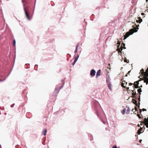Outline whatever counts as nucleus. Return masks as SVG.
Segmentation results:
<instances>
[{"instance_id":"21","label":"nucleus","mask_w":148,"mask_h":148,"mask_svg":"<svg viewBox=\"0 0 148 148\" xmlns=\"http://www.w3.org/2000/svg\"><path fill=\"white\" fill-rule=\"evenodd\" d=\"M77 49H78L77 48H76L75 50V53H77Z\"/></svg>"},{"instance_id":"2","label":"nucleus","mask_w":148,"mask_h":148,"mask_svg":"<svg viewBox=\"0 0 148 148\" xmlns=\"http://www.w3.org/2000/svg\"><path fill=\"white\" fill-rule=\"evenodd\" d=\"M137 30H136V31L134 30V29H131L130 32H127L125 35H124V39H125L127 37H128L130 35L132 34L134 32H137Z\"/></svg>"},{"instance_id":"24","label":"nucleus","mask_w":148,"mask_h":148,"mask_svg":"<svg viewBox=\"0 0 148 148\" xmlns=\"http://www.w3.org/2000/svg\"><path fill=\"white\" fill-rule=\"evenodd\" d=\"M142 110L143 111H146V110L144 108H143L142 109Z\"/></svg>"},{"instance_id":"1","label":"nucleus","mask_w":148,"mask_h":148,"mask_svg":"<svg viewBox=\"0 0 148 148\" xmlns=\"http://www.w3.org/2000/svg\"><path fill=\"white\" fill-rule=\"evenodd\" d=\"M142 75L143 76L144 78V82H146V85L148 84V73H145L143 72L142 73Z\"/></svg>"},{"instance_id":"38","label":"nucleus","mask_w":148,"mask_h":148,"mask_svg":"<svg viewBox=\"0 0 148 148\" xmlns=\"http://www.w3.org/2000/svg\"><path fill=\"white\" fill-rule=\"evenodd\" d=\"M139 126H140L139 125V124H138V126L139 127Z\"/></svg>"},{"instance_id":"13","label":"nucleus","mask_w":148,"mask_h":148,"mask_svg":"<svg viewBox=\"0 0 148 148\" xmlns=\"http://www.w3.org/2000/svg\"><path fill=\"white\" fill-rule=\"evenodd\" d=\"M126 111V109L125 108H124L122 111L121 112V113L122 114H125Z\"/></svg>"},{"instance_id":"25","label":"nucleus","mask_w":148,"mask_h":148,"mask_svg":"<svg viewBox=\"0 0 148 148\" xmlns=\"http://www.w3.org/2000/svg\"><path fill=\"white\" fill-rule=\"evenodd\" d=\"M132 85V84L130 83L129 84V86H131Z\"/></svg>"},{"instance_id":"19","label":"nucleus","mask_w":148,"mask_h":148,"mask_svg":"<svg viewBox=\"0 0 148 148\" xmlns=\"http://www.w3.org/2000/svg\"><path fill=\"white\" fill-rule=\"evenodd\" d=\"M120 42H118L117 43V45H117V47H119L120 44Z\"/></svg>"},{"instance_id":"15","label":"nucleus","mask_w":148,"mask_h":148,"mask_svg":"<svg viewBox=\"0 0 148 148\" xmlns=\"http://www.w3.org/2000/svg\"><path fill=\"white\" fill-rule=\"evenodd\" d=\"M62 88V87H60L59 90L57 88H56L55 89V91L56 92H58L59 91V90H60L61 89V88Z\"/></svg>"},{"instance_id":"20","label":"nucleus","mask_w":148,"mask_h":148,"mask_svg":"<svg viewBox=\"0 0 148 148\" xmlns=\"http://www.w3.org/2000/svg\"><path fill=\"white\" fill-rule=\"evenodd\" d=\"M139 22L140 23L142 21V19L140 18H139Z\"/></svg>"},{"instance_id":"37","label":"nucleus","mask_w":148,"mask_h":148,"mask_svg":"<svg viewBox=\"0 0 148 148\" xmlns=\"http://www.w3.org/2000/svg\"><path fill=\"white\" fill-rule=\"evenodd\" d=\"M4 80H0V81H3Z\"/></svg>"},{"instance_id":"31","label":"nucleus","mask_w":148,"mask_h":148,"mask_svg":"<svg viewBox=\"0 0 148 148\" xmlns=\"http://www.w3.org/2000/svg\"><path fill=\"white\" fill-rule=\"evenodd\" d=\"M137 115H138V117H139V118H140V115H139V114H137Z\"/></svg>"},{"instance_id":"43","label":"nucleus","mask_w":148,"mask_h":148,"mask_svg":"<svg viewBox=\"0 0 148 148\" xmlns=\"http://www.w3.org/2000/svg\"><path fill=\"white\" fill-rule=\"evenodd\" d=\"M11 107H12V106H11Z\"/></svg>"},{"instance_id":"4","label":"nucleus","mask_w":148,"mask_h":148,"mask_svg":"<svg viewBox=\"0 0 148 148\" xmlns=\"http://www.w3.org/2000/svg\"><path fill=\"white\" fill-rule=\"evenodd\" d=\"M144 121L145 122V125L146 126V127H148V117L147 119L146 118L144 119Z\"/></svg>"},{"instance_id":"30","label":"nucleus","mask_w":148,"mask_h":148,"mask_svg":"<svg viewBox=\"0 0 148 148\" xmlns=\"http://www.w3.org/2000/svg\"><path fill=\"white\" fill-rule=\"evenodd\" d=\"M129 89V87H127L126 88V89L127 90H128Z\"/></svg>"},{"instance_id":"23","label":"nucleus","mask_w":148,"mask_h":148,"mask_svg":"<svg viewBox=\"0 0 148 148\" xmlns=\"http://www.w3.org/2000/svg\"><path fill=\"white\" fill-rule=\"evenodd\" d=\"M76 62H75V60H74V62H73V64H72V65H74L75 64V63Z\"/></svg>"},{"instance_id":"5","label":"nucleus","mask_w":148,"mask_h":148,"mask_svg":"<svg viewBox=\"0 0 148 148\" xmlns=\"http://www.w3.org/2000/svg\"><path fill=\"white\" fill-rule=\"evenodd\" d=\"M25 11V13L26 14V16L27 18V19H28L29 20H30L31 19L29 18V15L28 13L25 10V8H24Z\"/></svg>"},{"instance_id":"28","label":"nucleus","mask_w":148,"mask_h":148,"mask_svg":"<svg viewBox=\"0 0 148 148\" xmlns=\"http://www.w3.org/2000/svg\"><path fill=\"white\" fill-rule=\"evenodd\" d=\"M132 91L133 92V93H134V92H135V90H132Z\"/></svg>"},{"instance_id":"32","label":"nucleus","mask_w":148,"mask_h":148,"mask_svg":"<svg viewBox=\"0 0 148 148\" xmlns=\"http://www.w3.org/2000/svg\"><path fill=\"white\" fill-rule=\"evenodd\" d=\"M124 62H127V60H124Z\"/></svg>"},{"instance_id":"16","label":"nucleus","mask_w":148,"mask_h":148,"mask_svg":"<svg viewBox=\"0 0 148 148\" xmlns=\"http://www.w3.org/2000/svg\"><path fill=\"white\" fill-rule=\"evenodd\" d=\"M138 92L140 93L142 92L141 88H139L138 89Z\"/></svg>"},{"instance_id":"8","label":"nucleus","mask_w":148,"mask_h":148,"mask_svg":"<svg viewBox=\"0 0 148 148\" xmlns=\"http://www.w3.org/2000/svg\"><path fill=\"white\" fill-rule=\"evenodd\" d=\"M108 87L109 88V89L110 90H112V86H111V84H110V83H109V82H108Z\"/></svg>"},{"instance_id":"7","label":"nucleus","mask_w":148,"mask_h":148,"mask_svg":"<svg viewBox=\"0 0 148 148\" xmlns=\"http://www.w3.org/2000/svg\"><path fill=\"white\" fill-rule=\"evenodd\" d=\"M127 110H126V113L128 114L130 113V109L129 107H127Z\"/></svg>"},{"instance_id":"9","label":"nucleus","mask_w":148,"mask_h":148,"mask_svg":"<svg viewBox=\"0 0 148 148\" xmlns=\"http://www.w3.org/2000/svg\"><path fill=\"white\" fill-rule=\"evenodd\" d=\"M125 83H126V84H127V82H123L121 84V86L123 87H124L125 88H126V87H125V86H124V85L125 84Z\"/></svg>"},{"instance_id":"27","label":"nucleus","mask_w":148,"mask_h":148,"mask_svg":"<svg viewBox=\"0 0 148 148\" xmlns=\"http://www.w3.org/2000/svg\"><path fill=\"white\" fill-rule=\"evenodd\" d=\"M79 45V44H78L77 45V46H76V48H77V49H78V47Z\"/></svg>"},{"instance_id":"3","label":"nucleus","mask_w":148,"mask_h":148,"mask_svg":"<svg viewBox=\"0 0 148 148\" xmlns=\"http://www.w3.org/2000/svg\"><path fill=\"white\" fill-rule=\"evenodd\" d=\"M96 72L95 70L92 69L90 72V75L92 76H94L95 75Z\"/></svg>"},{"instance_id":"14","label":"nucleus","mask_w":148,"mask_h":148,"mask_svg":"<svg viewBox=\"0 0 148 148\" xmlns=\"http://www.w3.org/2000/svg\"><path fill=\"white\" fill-rule=\"evenodd\" d=\"M142 128L141 127L140 128V129L138 130V134L139 135L141 133L140 131L142 130Z\"/></svg>"},{"instance_id":"22","label":"nucleus","mask_w":148,"mask_h":148,"mask_svg":"<svg viewBox=\"0 0 148 148\" xmlns=\"http://www.w3.org/2000/svg\"><path fill=\"white\" fill-rule=\"evenodd\" d=\"M132 95L133 96H135L136 95V92H134V93H132Z\"/></svg>"},{"instance_id":"40","label":"nucleus","mask_w":148,"mask_h":148,"mask_svg":"<svg viewBox=\"0 0 148 148\" xmlns=\"http://www.w3.org/2000/svg\"><path fill=\"white\" fill-rule=\"evenodd\" d=\"M147 70L148 71V68H147Z\"/></svg>"},{"instance_id":"34","label":"nucleus","mask_w":148,"mask_h":148,"mask_svg":"<svg viewBox=\"0 0 148 148\" xmlns=\"http://www.w3.org/2000/svg\"><path fill=\"white\" fill-rule=\"evenodd\" d=\"M142 141V140H140V141H139V142L141 143V141Z\"/></svg>"},{"instance_id":"18","label":"nucleus","mask_w":148,"mask_h":148,"mask_svg":"<svg viewBox=\"0 0 148 148\" xmlns=\"http://www.w3.org/2000/svg\"><path fill=\"white\" fill-rule=\"evenodd\" d=\"M15 44H16V41H15V40H14L13 41V43L14 46H15Z\"/></svg>"},{"instance_id":"6","label":"nucleus","mask_w":148,"mask_h":148,"mask_svg":"<svg viewBox=\"0 0 148 148\" xmlns=\"http://www.w3.org/2000/svg\"><path fill=\"white\" fill-rule=\"evenodd\" d=\"M101 73V70L99 69L98 70L96 73V78H97L99 76H100Z\"/></svg>"},{"instance_id":"39","label":"nucleus","mask_w":148,"mask_h":148,"mask_svg":"<svg viewBox=\"0 0 148 148\" xmlns=\"http://www.w3.org/2000/svg\"><path fill=\"white\" fill-rule=\"evenodd\" d=\"M147 1H148V0H146V1L147 2Z\"/></svg>"},{"instance_id":"12","label":"nucleus","mask_w":148,"mask_h":148,"mask_svg":"<svg viewBox=\"0 0 148 148\" xmlns=\"http://www.w3.org/2000/svg\"><path fill=\"white\" fill-rule=\"evenodd\" d=\"M79 55L78 54L77 56L75 58V62L77 61V60L78 59V58H79Z\"/></svg>"},{"instance_id":"10","label":"nucleus","mask_w":148,"mask_h":148,"mask_svg":"<svg viewBox=\"0 0 148 148\" xmlns=\"http://www.w3.org/2000/svg\"><path fill=\"white\" fill-rule=\"evenodd\" d=\"M136 83L137 84H135L134 86V87L135 88H138V84H139V82H136Z\"/></svg>"},{"instance_id":"17","label":"nucleus","mask_w":148,"mask_h":148,"mask_svg":"<svg viewBox=\"0 0 148 148\" xmlns=\"http://www.w3.org/2000/svg\"><path fill=\"white\" fill-rule=\"evenodd\" d=\"M122 47H121V49H118V51L119 52H120L121 51H122Z\"/></svg>"},{"instance_id":"35","label":"nucleus","mask_w":148,"mask_h":148,"mask_svg":"<svg viewBox=\"0 0 148 148\" xmlns=\"http://www.w3.org/2000/svg\"><path fill=\"white\" fill-rule=\"evenodd\" d=\"M130 71H129L128 72V74H129V73H130Z\"/></svg>"},{"instance_id":"33","label":"nucleus","mask_w":148,"mask_h":148,"mask_svg":"<svg viewBox=\"0 0 148 148\" xmlns=\"http://www.w3.org/2000/svg\"><path fill=\"white\" fill-rule=\"evenodd\" d=\"M141 14H142V15H143L144 14L143 13H141Z\"/></svg>"},{"instance_id":"26","label":"nucleus","mask_w":148,"mask_h":148,"mask_svg":"<svg viewBox=\"0 0 148 148\" xmlns=\"http://www.w3.org/2000/svg\"><path fill=\"white\" fill-rule=\"evenodd\" d=\"M113 148H117L116 146H115L114 147H113Z\"/></svg>"},{"instance_id":"42","label":"nucleus","mask_w":148,"mask_h":148,"mask_svg":"<svg viewBox=\"0 0 148 148\" xmlns=\"http://www.w3.org/2000/svg\"><path fill=\"white\" fill-rule=\"evenodd\" d=\"M136 21H137V22H138V20Z\"/></svg>"},{"instance_id":"41","label":"nucleus","mask_w":148,"mask_h":148,"mask_svg":"<svg viewBox=\"0 0 148 148\" xmlns=\"http://www.w3.org/2000/svg\"><path fill=\"white\" fill-rule=\"evenodd\" d=\"M143 71V70H141V71Z\"/></svg>"},{"instance_id":"29","label":"nucleus","mask_w":148,"mask_h":148,"mask_svg":"<svg viewBox=\"0 0 148 148\" xmlns=\"http://www.w3.org/2000/svg\"><path fill=\"white\" fill-rule=\"evenodd\" d=\"M148 73V71L147 70H146V73Z\"/></svg>"},{"instance_id":"36","label":"nucleus","mask_w":148,"mask_h":148,"mask_svg":"<svg viewBox=\"0 0 148 148\" xmlns=\"http://www.w3.org/2000/svg\"><path fill=\"white\" fill-rule=\"evenodd\" d=\"M125 76H127V74H126L125 75Z\"/></svg>"},{"instance_id":"11","label":"nucleus","mask_w":148,"mask_h":148,"mask_svg":"<svg viewBox=\"0 0 148 148\" xmlns=\"http://www.w3.org/2000/svg\"><path fill=\"white\" fill-rule=\"evenodd\" d=\"M47 132V130L46 129H45L44 130L42 131L43 133H44V135H45L46 133Z\"/></svg>"}]
</instances>
